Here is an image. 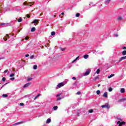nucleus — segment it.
I'll return each instance as SVG.
<instances>
[{
    "label": "nucleus",
    "mask_w": 126,
    "mask_h": 126,
    "mask_svg": "<svg viewBox=\"0 0 126 126\" xmlns=\"http://www.w3.org/2000/svg\"><path fill=\"white\" fill-rule=\"evenodd\" d=\"M63 86H64V83L61 82L58 84L56 88H57V89H59V88H61V87H63Z\"/></svg>",
    "instance_id": "nucleus-1"
},
{
    "label": "nucleus",
    "mask_w": 126,
    "mask_h": 126,
    "mask_svg": "<svg viewBox=\"0 0 126 126\" xmlns=\"http://www.w3.org/2000/svg\"><path fill=\"white\" fill-rule=\"evenodd\" d=\"M101 108H106V109H110V105H109V103H106L105 105H102Z\"/></svg>",
    "instance_id": "nucleus-2"
},
{
    "label": "nucleus",
    "mask_w": 126,
    "mask_h": 126,
    "mask_svg": "<svg viewBox=\"0 0 126 126\" xmlns=\"http://www.w3.org/2000/svg\"><path fill=\"white\" fill-rule=\"evenodd\" d=\"M117 125H119L118 126H123L126 125V123L125 122H121V121H118L117 122Z\"/></svg>",
    "instance_id": "nucleus-3"
},
{
    "label": "nucleus",
    "mask_w": 126,
    "mask_h": 126,
    "mask_svg": "<svg viewBox=\"0 0 126 126\" xmlns=\"http://www.w3.org/2000/svg\"><path fill=\"white\" fill-rule=\"evenodd\" d=\"M90 74V70H87L84 74V76L89 75Z\"/></svg>",
    "instance_id": "nucleus-4"
},
{
    "label": "nucleus",
    "mask_w": 126,
    "mask_h": 126,
    "mask_svg": "<svg viewBox=\"0 0 126 126\" xmlns=\"http://www.w3.org/2000/svg\"><path fill=\"white\" fill-rule=\"evenodd\" d=\"M39 21H40L39 20L35 19L33 22H32V24H38V23H39Z\"/></svg>",
    "instance_id": "nucleus-5"
},
{
    "label": "nucleus",
    "mask_w": 126,
    "mask_h": 126,
    "mask_svg": "<svg viewBox=\"0 0 126 126\" xmlns=\"http://www.w3.org/2000/svg\"><path fill=\"white\" fill-rule=\"evenodd\" d=\"M3 39L4 41H7V39H9V35H8V34H6L5 37H4Z\"/></svg>",
    "instance_id": "nucleus-6"
},
{
    "label": "nucleus",
    "mask_w": 126,
    "mask_h": 126,
    "mask_svg": "<svg viewBox=\"0 0 126 126\" xmlns=\"http://www.w3.org/2000/svg\"><path fill=\"white\" fill-rule=\"evenodd\" d=\"M31 85V83H27L24 86V88H26V87H28Z\"/></svg>",
    "instance_id": "nucleus-7"
},
{
    "label": "nucleus",
    "mask_w": 126,
    "mask_h": 126,
    "mask_svg": "<svg viewBox=\"0 0 126 126\" xmlns=\"http://www.w3.org/2000/svg\"><path fill=\"white\" fill-rule=\"evenodd\" d=\"M34 3H35L34 2H30L29 3H28L27 5H29V6H32V5H33V4H34Z\"/></svg>",
    "instance_id": "nucleus-8"
},
{
    "label": "nucleus",
    "mask_w": 126,
    "mask_h": 126,
    "mask_svg": "<svg viewBox=\"0 0 126 126\" xmlns=\"http://www.w3.org/2000/svg\"><path fill=\"white\" fill-rule=\"evenodd\" d=\"M103 97H105V98H108V93L106 92L103 94Z\"/></svg>",
    "instance_id": "nucleus-9"
},
{
    "label": "nucleus",
    "mask_w": 126,
    "mask_h": 126,
    "mask_svg": "<svg viewBox=\"0 0 126 126\" xmlns=\"http://www.w3.org/2000/svg\"><path fill=\"white\" fill-rule=\"evenodd\" d=\"M126 56L122 57L121 58L120 60H119V62H122V61H123V60H126Z\"/></svg>",
    "instance_id": "nucleus-10"
},
{
    "label": "nucleus",
    "mask_w": 126,
    "mask_h": 126,
    "mask_svg": "<svg viewBox=\"0 0 126 126\" xmlns=\"http://www.w3.org/2000/svg\"><path fill=\"white\" fill-rule=\"evenodd\" d=\"M0 25H1V26H2V25H9V23H0Z\"/></svg>",
    "instance_id": "nucleus-11"
},
{
    "label": "nucleus",
    "mask_w": 126,
    "mask_h": 126,
    "mask_svg": "<svg viewBox=\"0 0 126 126\" xmlns=\"http://www.w3.org/2000/svg\"><path fill=\"white\" fill-rule=\"evenodd\" d=\"M40 96H41V94H38L36 96H35L34 100L38 99V97H40Z\"/></svg>",
    "instance_id": "nucleus-12"
},
{
    "label": "nucleus",
    "mask_w": 126,
    "mask_h": 126,
    "mask_svg": "<svg viewBox=\"0 0 126 126\" xmlns=\"http://www.w3.org/2000/svg\"><path fill=\"white\" fill-rule=\"evenodd\" d=\"M31 31V32H34L36 31V28L35 27L32 28Z\"/></svg>",
    "instance_id": "nucleus-13"
},
{
    "label": "nucleus",
    "mask_w": 126,
    "mask_h": 126,
    "mask_svg": "<svg viewBox=\"0 0 126 126\" xmlns=\"http://www.w3.org/2000/svg\"><path fill=\"white\" fill-rule=\"evenodd\" d=\"M113 76H115V74H112L110 76H108L107 77V78H111V77H113Z\"/></svg>",
    "instance_id": "nucleus-14"
},
{
    "label": "nucleus",
    "mask_w": 126,
    "mask_h": 126,
    "mask_svg": "<svg viewBox=\"0 0 126 126\" xmlns=\"http://www.w3.org/2000/svg\"><path fill=\"white\" fill-rule=\"evenodd\" d=\"M88 58H89V55H85L84 56V59H88Z\"/></svg>",
    "instance_id": "nucleus-15"
},
{
    "label": "nucleus",
    "mask_w": 126,
    "mask_h": 126,
    "mask_svg": "<svg viewBox=\"0 0 126 126\" xmlns=\"http://www.w3.org/2000/svg\"><path fill=\"white\" fill-rule=\"evenodd\" d=\"M51 123V119L49 118L46 121V124H50Z\"/></svg>",
    "instance_id": "nucleus-16"
},
{
    "label": "nucleus",
    "mask_w": 126,
    "mask_h": 126,
    "mask_svg": "<svg viewBox=\"0 0 126 126\" xmlns=\"http://www.w3.org/2000/svg\"><path fill=\"white\" fill-rule=\"evenodd\" d=\"M125 92H126V91L125 90V89L124 88H122L121 89V93H125Z\"/></svg>",
    "instance_id": "nucleus-17"
},
{
    "label": "nucleus",
    "mask_w": 126,
    "mask_h": 126,
    "mask_svg": "<svg viewBox=\"0 0 126 126\" xmlns=\"http://www.w3.org/2000/svg\"><path fill=\"white\" fill-rule=\"evenodd\" d=\"M21 124H23V122H18L17 123H15L14 126H15L16 125H20Z\"/></svg>",
    "instance_id": "nucleus-18"
},
{
    "label": "nucleus",
    "mask_w": 126,
    "mask_h": 126,
    "mask_svg": "<svg viewBox=\"0 0 126 126\" xmlns=\"http://www.w3.org/2000/svg\"><path fill=\"white\" fill-rule=\"evenodd\" d=\"M122 55H123V56H126V50H124L122 52Z\"/></svg>",
    "instance_id": "nucleus-19"
},
{
    "label": "nucleus",
    "mask_w": 126,
    "mask_h": 126,
    "mask_svg": "<svg viewBox=\"0 0 126 126\" xmlns=\"http://www.w3.org/2000/svg\"><path fill=\"white\" fill-rule=\"evenodd\" d=\"M51 35H52V36H55V35H56V32H52L51 33Z\"/></svg>",
    "instance_id": "nucleus-20"
},
{
    "label": "nucleus",
    "mask_w": 126,
    "mask_h": 126,
    "mask_svg": "<svg viewBox=\"0 0 126 126\" xmlns=\"http://www.w3.org/2000/svg\"><path fill=\"white\" fill-rule=\"evenodd\" d=\"M96 94H97V95H100V94H101V92H100V91H99V90H97V91H96Z\"/></svg>",
    "instance_id": "nucleus-21"
},
{
    "label": "nucleus",
    "mask_w": 126,
    "mask_h": 126,
    "mask_svg": "<svg viewBox=\"0 0 126 126\" xmlns=\"http://www.w3.org/2000/svg\"><path fill=\"white\" fill-rule=\"evenodd\" d=\"M96 73H97V74H99L100 73V69H97L96 71Z\"/></svg>",
    "instance_id": "nucleus-22"
},
{
    "label": "nucleus",
    "mask_w": 126,
    "mask_h": 126,
    "mask_svg": "<svg viewBox=\"0 0 126 126\" xmlns=\"http://www.w3.org/2000/svg\"><path fill=\"white\" fill-rule=\"evenodd\" d=\"M62 99H63V97L58 98L57 101H60V100H62Z\"/></svg>",
    "instance_id": "nucleus-23"
},
{
    "label": "nucleus",
    "mask_w": 126,
    "mask_h": 126,
    "mask_svg": "<svg viewBox=\"0 0 126 126\" xmlns=\"http://www.w3.org/2000/svg\"><path fill=\"white\" fill-rule=\"evenodd\" d=\"M94 112L93 109H90L89 110V113H90V114H92V113H93Z\"/></svg>",
    "instance_id": "nucleus-24"
},
{
    "label": "nucleus",
    "mask_w": 126,
    "mask_h": 126,
    "mask_svg": "<svg viewBox=\"0 0 126 126\" xmlns=\"http://www.w3.org/2000/svg\"><path fill=\"white\" fill-rule=\"evenodd\" d=\"M79 57H77L74 61H73L72 62V63H74L75 62H76V61H77V59H78Z\"/></svg>",
    "instance_id": "nucleus-25"
},
{
    "label": "nucleus",
    "mask_w": 126,
    "mask_h": 126,
    "mask_svg": "<svg viewBox=\"0 0 126 126\" xmlns=\"http://www.w3.org/2000/svg\"><path fill=\"white\" fill-rule=\"evenodd\" d=\"M37 67H38V66H37V65H33V69H37Z\"/></svg>",
    "instance_id": "nucleus-26"
},
{
    "label": "nucleus",
    "mask_w": 126,
    "mask_h": 126,
    "mask_svg": "<svg viewBox=\"0 0 126 126\" xmlns=\"http://www.w3.org/2000/svg\"><path fill=\"white\" fill-rule=\"evenodd\" d=\"M80 16V14L79 13H77L76 14V17H79Z\"/></svg>",
    "instance_id": "nucleus-27"
},
{
    "label": "nucleus",
    "mask_w": 126,
    "mask_h": 126,
    "mask_svg": "<svg viewBox=\"0 0 126 126\" xmlns=\"http://www.w3.org/2000/svg\"><path fill=\"white\" fill-rule=\"evenodd\" d=\"M108 91H109V92H112V91H113V88H110L109 89V90H108Z\"/></svg>",
    "instance_id": "nucleus-28"
},
{
    "label": "nucleus",
    "mask_w": 126,
    "mask_h": 126,
    "mask_svg": "<svg viewBox=\"0 0 126 126\" xmlns=\"http://www.w3.org/2000/svg\"><path fill=\"white\" fill-rule=\"evenodd\" d=\"M54 110H58V106H55L53 107Z\"/></svg>",
    "instance_id": "nucleus-29"
},
{
    "label": "nucleus",
    "mask_w": 126,
    "mask_h": 126,
    "mask_svg": "<svg viewBox=\"0 0 126 126\" xmlns=\"http://www.w3.org/2000/svg\"><path fill=\"white\" fill-rule=\"evenodd\" d=\"M22 21V18H19L18 19V22H21Z\"/></svg>",
    "instance_id": "nucleus-30"
},
{
    "label": "nucleus",
    "mask_w": 126,
    "mask_h": 126,
    "mask_svg": "<svg viewBox=\"0 0 126 126\" xmlns=\"http://www.w3.org/2000/svg\"><path fill=\"white\" fill-rule=\"evenodd\" d=\"M6 80V79L5 78V77H3L2 78V81H3V82H4V81H5Z\"/></svg>",
    "instance_id": "nucleus-31"
},
{
    "label": "nucleus",
    "mask_w": 126,
    "mask_h": 126,
    "mask_svg": "<svg viewBox=\"0 0 126 126\" xmlns=\"http://www.w3.org/2000/svg\"><path fill=\"white\" fill-rule=\"evenodd\" d=\"M30 80H32V78H29V77H28V78H27V81H30Z\"/></svg>",
    "instance_id": "nucleus-32"
},
{
    "label": "nucleus",
    "mask_w": 126,
    "mask_h": 126,
    "mask_svg": "<svg viewBox=\"0 0 126 126\" xmlns=\"http://www.w3.org/2000/svg\"><path fill=\"white\" fill-rule=\"evenodd\" d=\"M8 95H7V94H3L2 97H8Z\"/></svg>",
    "instance_id": "nucleus-33"
},
{
    "label": "nucleus",
    "mask_w": 126,
    "mask_h": 126,
    "mask_svg": "<svg viewBox=\"0 0 126 126\" xmlns=\"http://www.w3.org/2000/svg\"><path fill=\"white\" fill-rule=\"evenodd\" d=\"M30 59L31 60H32L33 59H34V55H32L30 56Z\"/></svg>",
    "instance_id": "nucleus-34"
},
{
    "label": "nucleus",
    "mask_w": 126,
    "mask_h": 126,
    "mask_svg": "<svg viewBox=\"0 0 126 126\" xmlns=\"http://www.w3.org/2000/svg\"><path fill=\"white\" fill-rule=\"evenodd\" d=\"M118 20L121 21V20H122V19H123V18H122V17H119L118 18Z\"/></svg>",
    "instance_id": "nucleus-35"
},
{
    "label": "nucleus",
    "mask_w": 126,
    "mask_h": 126,
    "mask_svg": "<svg viewBox=\"0 0 126 126\" xmlns=\"http://www.w3.org/2000/svg\"><path fill=\"white\" fill-rule=\"evenodd\" d=\"M15 74L13 73H12L10 75V77H12V76H14Z\"/></svg>",
    "instance_id": "nucleus-36"
},
{
    "label": "nucleus",
    "mask_w": 126,
    "mask_h": 126,
    "mask_svg": "<svg viewBox=\"0 0 126 126\" xmlns=\"http://www.w3.org/2000/svg\"><path fill=\"white\" fill-rule=\"evenodd\" d=\"M14 79H15V77H13V78H10V80H12V81L14 80Z\"/></svg>",
    "instance_id": "nucleus-37"
},
{
    "label": "nucleus",
    "mask_w": 126,
    "mask_h": 126,
    "mask_svg": "<svg viewBox=\"0 0 126 126\" xmlns=\"http://www.w3.org/2000/svg\"><path fill=\"white\" fill-rule=\"evenodd\" d=\"M61 95H62L61 93H60L59 94H58L56 95V97H60V96H61Z\"/></svg>",
    "instance_id": "nucleus-38"
},
{
    "label": "nucleus",
    "mask_w": 126,
    "mask_h": 126,
    "mask_svg": "<svg viewBox=\"0 0 126 126\" xmlns=\"http://www.w3.org/2000/svg\"><path fill=\"white\" fill-rule=\"evenodd\" d=\"M110 1H111V0H107L106 1V3H109L110 2Z\"/></svg>",
    "instance_id": "nucleus-39"
},
{
    "label": "nucleus",
    "mask_w": 126,
    "mask_h": 126,
    "mask_svg": "<svg viewBox=\"0 0 126 126\" xmlns=\"http://www.w3.org/2000/svg\"><path fill=\"white\" fill-rule=\"evenodd\" d=\"M80 94H81V92H77V95H80Z\"/></svg>",
    "instance_id": "nucleus-40"
},
{
    "label": "nucleus",
    "mask_w": 126,
    "mask_h": 126,
    "mask_svg": "<svg viewBox=\"0 0 126 126\" xmlns=\"http://www.w3.org/2000/svg\"><path fill=\"white\" fill-rule=\"evenodd\" d=\"M125 100H126V98H124V99H121L120 100H119V101L123 102V101H125Z\"/></svg>",
    "instance_id": "nucleus-41"
},
{
    "label": "nucleus",
    "mask_w": 126,
    "mask_h": 126,
    "mask_svg": "<svg viewBox=\"0 0 126 126\" xmlns=\"http://www.w3.org/2000/svg\"><path fill=\"white\" fill-rule=\"evenodd\" d=\"M20 106H24V103H21L20 104Z\"/></svg>",
    "instance_id": "nucleus-42"
},
{
    "label": "nucleus",
    "mask_w": 126,
    "mask_h": 126,
    "mask_svg": "<svg viewBox=\"0 0 126 126\" xmlns=\"http://www.w3.org/2000/svg\"><path fill=\"white\" fill-rule=\"evenodd\" d=\"M27 17L28 18H30V15L27 14Z\"/></svg>",
    "instance_id": "nucleus-43"
},
{
    "label": "nucleus",
    "mask_w": 126,
    "mask_h": 126,
    "mask_svg": "<svg viewBox=\"0 0 126 126\" xmlns=\"http://www.w3.org/2000/svg\"><path fill=\"white\" fill-rule=\"evenodd\" d=\"M61 51H65V48H61Z\"/></svg>",
    "instance_id": "nucleus-44"
},
{
    "label": "nucleus",
    "mask_w": 126,
    "mask_h": 126,
    "mask_svg": "<svg viewBox=\"0 0 126 126\" xmlns=\"http://www.w3.org/2000/svg\"><path fill=\"white\" fill-rule=\"evenodd\" d=\"M28 39H29V37H28V36L25 37V40H28Z\"/></svg>",
    "instance_id": "nucleus-45"
},
{
    "label": "nucleus",
    "mask_w": 126,
    "mask_h": 126,
    "mask_svg": "<svg viewBox=\"0 0 126 126\" xmlns=\"http://www.w3.org/2000/svg\"><path fill=\"white\" fill-rule=\"evenodd\" d=\"M26 58H28V57H29V54H27L25 56Z\"/></svg>",
    "instance_id": "nucleus-46"
},
{
    "label": "nucleus",
    "mask_w": 126,
    "mask_h": 126,
    "mask_svg": "<svg viewBox=\"0 0 126 126\" xmlns=\"http://www.w3.org/2000/svg\"><path fill=\"white\" fill-rule=\"evenodd\" d=\"M7 71H8V70H5L4 71V73H6V72H7Z\"/></svg>",
    "instance_id": "nucleus-47"
},
{
    "label": "nucleus",
    "mask_w": 126,
    "mask_h": 126,
    "mask_svg": "<svg viewBox=\"0 0 126 126\" xmlns=\"http://www.w3.org/2000/svg\"><path fill=\"white\" fill-rule=\"evenodd\" d=\"M72 79L73 80H75L76 79V78H75V77H73Z\"/></svg>",
    "instance_id": "nucleus-48"
},
{
    "label": "nucleus",
    "mask_w": 126,
    "mask_h": 126,
    "mask_svg": "<svg viewBox=\"0 0 126 126\" xmlns=\"http://www.w3.org/2000/svg\"><path fill=\"white\" fill-rule=\"evenodd\" d=\"M123 50H126V47L125 46L124 47L122 48Z\"/></svg>",
    "instance_id": "nucleus-49"
},
{
    "label": "nucleus",
    "mask_w": 126,
    "mask_h": 126,
    "mask_svg": "<svg viewBox=\"0 0 126 126\" xmlns=\"http://www.w3.org/2000/svg\"><path fill=\"white\" fill-rule=\"evenodd\" d=\"M115 37H119V34H115Z\"/></svg>",
    "instance_id": "nucleus-50"
},
{
    "label": "nucleus",
    "mask_w": 126,
    "mask_h": 126,
    "mask_svg": "<svg viewBox=\"0 0 126 126\" xmlns=\"http://www.w3.org/2000/svg\"><path fill=\"white\" fill-rule=\"evenodd\" d=\"M62 15H64V13L63 12L61 13Z\"/></svg>",
    "instance_id": "nucleus-51"
},
{
    "label": "nucleus",
    "mask_w": 126,
    "mask_h": 126,
    "mask_svg": "<svg viewBox=\"0 0 126 126\" xmlns=\"http://www.w3.org/2000/svg\"><path fill=\"white\" fill-rule=\"evenodd\" d=\"M100 86H101V85L98 84L97 86H98V87H100Z\"/></svg>",
    "instance_id": "nucleus-52"
},
{
    "label": "nucleus",
    "mask_w": 126,
    "mask_h": 126,
    "mask_svg": "<svg viewBox=\"0 0 126 126\" xmlns=\"http://www.w3.org/2000/svg\"><path fill=\"white\" fill-rule=\"evenodd\" d=\"M1 10V7H0V11Z\"/></svg>",
    "instance_id": "nucleus-53"
},
{
    "label": "nucleus",
    "mask_w": 126,
    "mask_h": 126,
    "mask_svg": "<svg viewBox=\"0 0 126 126\" xmlns=\"http://www.w3.org/2000/svg\"><path fill=\"white\" fill-rule=\"evenodd\" d=\"M56 16H56V15H55L54 16V17H56Z\"/></svg>",
    "instance_id": "nucleus-54"
},
{
    "label": "nucleus",
    "mask_w": 126,
    "mask_h": 126,
    "mask_svg": "<svg viewBox=\"0 0 126 126\" xmlns=\"http://www.w3.org/2000/svg\"><path fill=\"white\" fill-rule=\"evenodd\" d=\"M24 4L25 5H26V4L25 3H24Z\"/></svg>",
    "instance_id": "nucleus-55"
},
{
    "label": "nucleus",
    "mask_w": 126,
    "mask_h": 126,
    "mask_svg": "<svg viewBox=\"0 0 126 126\" xmlns=\"http://www.w3.org/2000/svg\"><path fill=\"white\" fill-rule=\"evenodd\" d=\"M74 84H76V83H75Z\"/></svg>",
    "instance_id": "nucleus-56"
},
{
    "label": "nucleus",
    "mask_w": 126,
    "mask_h": 126,
    "mask_svg": "<svg viewBox=\"0 0 126 126\" xmlns=\"http://www.w3.org/2000/svg\"><path fill=\"white\" fill-rule=\"evenodd\" d=\"M120 121H122L121 119H120Z\"/></svg>",
    "instance_id": "nucleus-57"
}]
</instances>
